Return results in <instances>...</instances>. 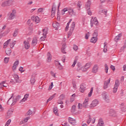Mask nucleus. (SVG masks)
I'll return each instance as SVG.
<instances>
[{
  "label": "nucleus",
  "mask_w": 126,
  "mask_h": 126,
  "mask_svg": "<svg viewBox=\"0 0 126 126\" xmlns=\"http://www.w3.org/2000/svg\"><path fill=\"white\" fill-rule=\"evenodd\" d=\"M24 47L26 50H28L30 48V43L27 40L24 41Z\"/></svg>",
  "instance_id": "nucleus-14"
},
{
  "label": "nucleus",
  "mask_w": 126,
  "mask_h": 126,
  "mask_svg": "<svg viewBox=\"0 0 126 126\" xmlns=\"http://www.w3.org/2000/svg\"><path fill=\"white\" fill-rule=\"evenodd\" d=\"M28 120H30V117H26L24 119V123H27L28 122Z\"/></svg>",
  "instance_id": "nucleus-53"
},
{
  "label": "nucleus",
  "mask_w": 126,
  "mask_h": 126,
  "mask_svg": "<svg viewBox=\"0 0 126 126\" xmlns=\"http://www.w3.org/2000/svg\"><path fill=\"white\" fill-rule=\"evenodd\" d=\"M72 32H73V31H71L70 30V31L68 32V38H69L71 36Z\"/></svg>",
  "instance_id": "nucleus-51"
},
{
  "label": "nucleus",
  "mask_w": 126,
  "mask_h": 126,
  "mask_svg": "<svg viewBox=\"0 0 126 126\" xmlns=\"http://www.w3.org/2000/svg\"><path fill=\"white\" fill-rule=\"evenodd\" d=\"M78 70H79V71H82L83 72H85L87 71L86 68L84 66H83V67H81L79 69H78Z\"/></svg>",
  "instance_id": "nucleus-27"
},
{
  "label": "nucleus",
  "mask_w": 126,
  "mask_h": 126,
  "mask_svg": "<svg viewBox=\"0 0 126 126\" xmlns=\"http://www.w3.org/2000/svg\"><path fill=\"white\" fill-rule=\"evenodd\" d=\"M13 94H12V96L7 101V104H8V105H9V104H11V105L13 106V105H15V104H16V102H17V99L16 98H13Z\"/></svg>",
  "instance_id": "nucleus-2"
},
{
  "label": "nucleus",
  "mask_w": 126,
  "mask_h": 126,
  "mask_svg": "<svg viewBox=\"0 0 126 126\" xmlns=\"http://www.w3.org/2000/svg\"><path fill=\"white\" fill-rule=\"evenodd\" d=\"M11 41V39H9L7 40L6 42H5L3 44V48L4 49H6L7 48V46H8V44H9V42Z\"/></svg>",
  "instance_id": "nucleus-18"
},
{
  "label": "nucleus",
  "mask_w": 126,
  "mask_h": 126,
  "mask_svg": "<svg viewBox=\"0 0 126 126\" xmlns=\"http://www.w3.org/2000/svg\"><path fill=\"white\" fill-rule=\"evenodd\" d=\"M75 27V22H73L71 25V28H70V30L73 31V30H74Z\"/></svg>",
  "instance_id": "nucleus-37"
},
{
  "label": "nucleus",
  "mask_w": 126,
  "mask_h": 126,
  "mask_svg": "<svg viewBox=\"0 0 126 126\" xmlns=\"http://www.w3.org/2000/svg\"><path fill=\"white\" fill-rule=\"evenodd\" d=\"M30 82L32 85L35 83V77H32L30 80Z\"/></svg>",
  "instance_id": "nucleus-36"
},
{
  "label": "nucleus",
  "mask_w": 126,
  "mask_h": 126,
  "mask_svg": "<svg viewBox=\"0 0 126 126\" xmlns=\"http://www.w3.org/2000/svg\"><path fill=\"white\" fill-rule=\"evenodd\" d=\"M108 52V49L107 48V43H104V49H103V52L107 53Z\"/></svg>",
  "instance_id": "nucleus-34"
},
{
  "label": "nucleus",
  "mask_w": 126,
  "mask_h": 126,
  "mask_svg": "<svg viewBox=\"0 0 126 126\" xmlns=\"http://www.w3.org/2000/svg\"><path fill=\"white\" fill-rule=\"evenodd\" d=\"M2 7H5V6H8V2L7 0L4 1L1 4Z\"/></svg>",
  "instance_id": "nucleus-25"
},
{
  "label": "nucleus",
  "mask_w": 126,
  "mask_h": 126,
  "mask_svg": "<svg viewBox=\"0 0 126 126\" xmlns=\"http://www.w3.org/2000/svg\"><path fill=\"white\" fill-rule=\"evenodd\" d=\"M44 10H45V8H39L37 10V13H44Z\"/></svg>",
  "instance_id": "nucleus-32"
},
{
  "label": "nucleus",
  "mask_w": 126,
  "mask_h": 126,
  "mask_svg": "<svg viewBox=\"0 0 126 126\" xmlns=\"http://www.w3.org/2000/svg\"><path fill=\"white\" fill-rule=\"evenodd\" d=\"M32 114H33V112H32V111H31V110H29L28 112H27V114L29 116H30L31 115H32Z\"/></svg>",
  "instance_id": "nucleus-57"
},
{
  "label": "nucleus",
  "mask_w": 126,
  "mask_h": 126,
  "mask_svg": "<svg viewBox=\"0 0 126 126\" xmlns=\"http://www.w3.org/2000/svg\"><path fill=\"white\" fill-rule=\"evenodd\" d=\"M15 14H16V10L13 9L11 13L8 14V17L9 20H12L15 18Z\"/></svg>",
  "instance_id": "nucleus-3"
},
{
  "label": "nucleus",
  "mask_w": 126,
  "mask_h": 126,
  "mask_svg": "<svg viewBox=\"0 0 126 126\" xmlns=\"http://www.w3.org/2000/svg\"><path fill=\"white\" fill-rule=\"evenodd\" d=\"M14 98L17 99V101H19V99H21V96L18 95L17 96L14 97Z\"/></svg>",
  "instance_id": "nucleus-59"
},
{
  "label": "nucleus",
  "mask_w": 126,
  "mask_h": 126,
  "mask_svg": "<svg viewBox=\"0 0 126 126\" xmlns=\"http://www.w3.org/2000/svg\"><path fill=\"white\" fill-rule=\"evenodd\" d=\"M109 114L112 117H115V116H116L117 114V112H116V111L114 110L113 109H110L109 111Z\"/></svg>",
  "instance_id": "nucleus-17"
},
{
  "label": "nucleus",
  "mask_w": 126,
  "mask_h": 126,
  "mask_svg": "<svg viewBox=\"0 0 126 126\" xmlns=\"http://www.w3.org/2000/svg\"><path fill=\"white\" fill-rule=\"evenodd\" d=\"M119 86H120V82H119V80H116L115 81V84L114 85V87L113 90V93H117V91H118Z\"/></svg>",
  "instance_id": "nucleus-5"
},
{
  "label": "nucleus",
  "mask_w": 126,
  "mask_h": 126,
  "mask_svg": "<svg viewBox=\"0 0 126 126\" xmlns=\"http://www.w3.org/2000/svg\"><path fill=\"white\" fill-rule=\"evenodd\" d=\"M89 119L87 121V124H90V123H91V121H92V119L91 118L90 116H89Z\"/></svg>",
  "instance_id": "nucleus-55"
},
{
  "label": "nucleus",
  "mask_w": 126,
  "mask_h": 126,
  "mask_svg": "<svg viewBox=\"0 0 126 126\" xmlns=\"http://www.w3.org/2000/svg\"><path fill=\"white\" fill-rule=\"evenodd\" d=\"M52 61V55H51V53L48 52L47 53V62L50 63Z\"/></svg>",
  "instance_id": "nucleus-24"
},
{
  "label": "nucleus",
  "mask_w": 126,
  "mask_h": 126,
  "mask_svg": "<svg viewBox=\"0 0 126 126\" xmlns=\"http://www.w3.org/2000/svg\"><path fill=\"white\" fill-rule=\"evenodd\" d=\"M68 120L71 125H72V126H75L76 124V120H75V119L72 118L71 117H69Z\"/></svg>",
  "instance_id": "nucleus-12"
},
{
  "label": "nucleus",
  "mask_w": 126,
  "mask_h": 126,
  "mask_svg": "<svg viewBox=\"0 0 126 126\" xmlns=\"http://www.w3.org/2000/svg\"><path fill=\"white\" fill-rule=\"evenodd\" d=\"M102 98L106 101V102H109V94H106V93H103L102 94Z\"/></svg>",
  "instance_id": "nucleus-9"
},
{
  "label": "nucleus",
  "mask_w": 126,
  "mask_h": 126,
  "mask_svg": "<svg viewBox=\"0 0 126 126\" xmlns=\"http://www.w3.org/2000/svg\"><path fill=\"white\" fill-rule=\"evenodd\" d=\"M97 126H104V121L102 118L99 119Z\"/></svg>",
  "instance_id": "nucleus-19"
},
{
  "label": "nucleus",
  "mask_w": 126,
  "mask_h": 126,
  "mask_svg": "<svg viewBox=\"0 0 126 126\" xmlns=\"http://www.w3.org/2000/svg\"><path fill=\"white\" fill-rule=\"evenodd\" d=\"M51 75H52V76H53L54 78H56V73L54 72V71H51Z\"/></svg>",
  "instance_id": "nucleus-56"
},
{
  "label": "nucleus",
  "mask_w": 126,
  "mask_h": 126,
  "mask_svg": "<svg viewBox=\"0 0 126 126\" xmlns=\"http://www.w3.org/2000/svg\"><path fill=\"white\" fill-rule=\"evenodd\" d=\"M90 36V32H88V33H86L85 39L86 40H88V38H89Z\"/></svg>",
  "instance_id": "nucleus-48"
},
{
  "label": "nucleus",
  "mask_w": 126,
  "mask_h": 126,
  "mask_svg": "<svg viewBox=\"0 0 126 126\" xmlns=\"http://www.w3.org/2000/svg\"><path fill=\"white\" fill-rule=\"evenodd\" d=\"M42 32L43 36H46V35L48 34V28H45V29H44L42 31Z\"/></svg>",
  "instance_id": "nucleus-30"
},
{
  "label": "nucleus",
  "mask_w": 126,
  "mask_h": 126,
  "mask_svg": "<svg viewBox=\"0 0 126 126\" xmlns=\"http://www.w3.org/2000/svg\"><path fill=\"white\" fill-rule=\"evenodd\" d=\"M87 10V13L89 15H92V12L90 10V9Z\"/></svg>",
  "instance_id": "nucleus-58"
},
{
  "label": "nucleus",
  "mask_w": 126,
  "mask_h": 126,
  "mask_svg": "<svg viewBox=\"0 0 126 126\" xmlns=\"http://www.w3.org/2000/svg\"><path fill=\"white\" fill-rule=\"evenodd\" d=\"M8 62H9V58L5 57L4 59V63H8Z\"/></svg>",
  "instance_id": "nucleus-43"
},
{
  "label": "nucleus",
  "mask_w": 126,
  "mask_h": 126,
  "mask_svg": "<svg viewBox=\"0 0 126 126\" xmlns=\"http://www.w3.org/2000/svg\"><path fill=\"white\" fill-rule=\"evenodd\" d=\"M97 38L96 36H93L91 39V42L92 43H95L97 42Z\"/></svg>",
  "instance_id": "nucleus-26"
},
{
  "label": "nucleus",
  "mask_w": 126,
  "mask_h": 126,
  "mask_svg": "<svg viewBox=\"0 0 126 126\" xmlns=\"http://www.w3.org/2000/svg\"><path fill=\"white\" fill-rule=\"evenodd\" d=\"M38 43V38L37 37H34L33 38L31 45L32 47H35L37 45Z\"/></svg>",
  "instance_id": "nucleus-10"
},
{
  "label": "nucleus",
  "mask_w": 126,
  "mask_h": 126,
  "mask_svg": "<svg viewBox=\"0 0 126 126\" xmlns=\"http://www.w3.org/2000/svg\"><path fill=\"white\" fill-rule=\"evenodd\" d=\"M14 79L15 81L17 83H21V80L19 79V77L18 76V75L17 74H14L13 75Z\"/></svg>",
  "instance_id": "nucleus-13"
},
{
  "label": "nucleus",
  "mask_w": 126,
  "mask_h": 126,
  "mask_svg": "<svg viewBox=\"0 0 126 126\" xmlns=\"http://www.w3.org/2000/svg\"><path fill=\"white\" fill-rule=\"evenodd\" d=\"M8 1V5H13L14 4V0H7Z\"/></svg>",
  "instance_id": "nucleus-33"
},
{
  "label": "nucleus",
  "mask_w": 126,
  "mask_h": 126,
  "mask_svg": "<svg viewBox=\"0 0 126 126\" xmlns=\"http://www.w3.org/2000/svg\"><path fill=\"white\" fill-rule=\"evenodd\" d=\"M81 5H82V2L79 1L77 3V7H79V10H80V7H81Z\"/></svg>",
  "instance_id": "nucleus-44"
},
{
  "label": "nucleus",
  "mask_w": 126,
  "mask_h": 126,
  "mask_svg": "<svg viewBox=\"0 0 126 126\" xmlns=\"http://www.w3.org/2000/svg\"><path fill=\"white\" fill-rule=\"evenodd\" d=\"M56 95V94H54L53 95H52L51 96H50L49 99L47 100V102H50V101H51V100H53V99H54V98H55V96Z\"/></svg>",
  "instance_id": "nucleus-42"
},
{
  "label": "nucleus",
  "mask_w": 126,
  "mask_h": 126,
  "mask_svg": "<svg viewBox=\"0 0 126 126\" xmlns=\"http://www.w3.org/2000/svg\"><path fill=\"white\" fill-rule=\"evenodd\" d=\"M12 113H13V110L9 109L7 113V118L11 117L12 115Z\"/></svg>",
  "instance_id": "nucleus-22"
},
{
  "label": "nucleus",
  "mask_w": 126,
  "mask_h": 126,
  "mask_svg": "<svg viewBox=\"0 0 126 126\" xmlns=\"http://www.w3.org/2000/svg\"><path fill=\"white\" fill-rule=\"evenodd\" d=\"M17 35H18V30L16 29L14 32V33H13V37H16V36H17Z\"/></svg>",
  "instance_id": "nucleus-40"
},
{
  "label": "nucleus",
  "mask_w": 126,
  "mask_h": 126,
  "mask_svg": "<svg viewBox=\"0 0 126 126\" xmlns=\"http://www.w3.org/2000/svg\"><path fill=\"white\" fill-rule=\"evenodd\" d=\"M76 108V106H75V105H73L72 106V108L71 110V112L72 113H74V112H75V109Z\"/></svg>",
  "instance_id": "nucleus-46"
},
{
  "label": "nucleus",
  "mask_w": 126,
  "mask_h": 126,
  "mask_svg": "<svg viewBox=\"0 0 126 126\" xmlns=\"http://www.w3.org/2000/svg\"><path fill=\"white\" fill-rule=\"evenodd\" d=\"M66 11H68V14L69 15H71V16H74V15H75V12L73 11V9L69 7H65L63 9L61 12L62 15L65 14V12H66Z\"/></svg>",
  "instance_id": "nucleus-1"
},
{
  "label": "nucleus",
  "mask_w": 126,
  "mask_h": 126,
  "mask_svg": "<svg viewBox=\"0 0 126 126\" xmlns=\"http://www.w3.org/2000/svg\"><path fill=\"white\" fill-rule=\"evenodd\" d=\"M88 102H89V98L87 97L85 98L83 103V107H84V108H87V106H88Z\"/></svg>",
  "instance_id": "nucleus-16"
},
{
  "label": "nucleus",
  "mask_w": 126,
  "mask_h": 126,
  "mask_svg": "<svg viewBox=\"0 0 126 126\" xmlns=\"http://www.w3.org/2000/svg\"><path fill=\"white\" fill-rule=\"evenodd\" d=\"M98 104L99 101L98 100V99H94L90 105V107L91 108H94L96 107Z\"/></svg>",
  "instance_id": "nucleus-7"
},
{
  "label": "nucleus",
  "mask_w": 126,
  "mask_h": 126,
  "mask_svg": "<svg viewBox=\"0 0 126 126\" xmlns=\"http://www.w3.org/2000/svg\"><path fill=\"white\" fill-rule=\"evenodd\" d=\"M82 107H83V105L82 104L79 103L78 104V109H82Z\"/></svg>",
  "instance_id": "nucleus-61"
},
{
  "label": "nucleus",
  "mask_w": 126,
  "mask_h": 126,
  "mask_svg": "<svg viewBox=\"0 0 126 126\" xmlns=\"http://www.w3.org/2000/svg\"><path fill=\"white\" fill-rule=\"evenodd\" d=\"M6 54L7 56H10V54H11V49H7L5 51Z\"/></svg>",
  "instance_id": "nucleus-35"
},
{
  "label": "nucleus",
  "mask_w": 126,
  "mask_h": 126,
  "mask_svg": "<svg viewBox=\"0 0 126 126\" xmlns=\"http://www.w3.org/2000/svg\"><path fill=\"white\" fill-rule=\"evenodd\" d=\"M122 33H119L117 36H116L114 39L115 42H118L121 40V37H122Z\"/></svg>",
  "instance_id": "nucleus-20"
},
{
  "label": "nucleus",
  "mask_w": 126,
  "mask_h": 126,
  "mask_svg": "<svg viewBox=\"0 0 126 126\" xmlns=\"http://www.w3.org/2000/svg\"><path fill=\"white\" fill-rule=\"evenodd\" d=\"M34 21L36 23H39V22H40V18H39V17H35Z\"/></svg>",
  "instance_id": "nucleus-47"
},
{
  "label": "nucleus",
  "mask_w": 126,
  "mask_h": 126,
  "mask_svg": "<svg viewBox=\"0 0 126 126\" xmlns=\"http://www.w3.org/2000/svg\"><path fill=\"white\" fill-rule=\"evenodd\" d=\"M46 38H47V37L45 35H44V36L40 37V40L41 41H45V40H46Z\"/></svg>",
  "instance_id": "nucleus-60"
},
{
  "label": "nucleus",
  "mask_w": 126,
  "mask_h": 126,
  "mask_svg": "<svg viewBox=\"0 0 126 126\" xmlns=\"http://www.w3.org/2000/svg\"><path fill=\"white\" fill-rule=\"evenodd\" d=\"M105 66V71L106 73H108V70H109V67H108V65L107 64H105L104 65Z\"/></svg>",
  "instance_id": "nucleus-45"
},
{
  "label": "nucleus",
  "mask_w": 126,
  "mask_h": 126,
  "mask_svg": "<svg viewBox=\"0 0 126 126\" xmlns=\"http://www.w3.org/2000/svg\"><path fill=\"white\" fill-rule=\"evenodd\" d=\"M91 65H92L91 62H88L84 66L86 68L87 70H88V68H89Z\"/></svg>",
  "instance_id": "nucleus-21"
},
{
  "label": "nucleus",
  "mask_w": 126,
  "mask_h": 126,
  "mask_svg": "<svg viewBox=\"0 0 126 126\" xmlns=\"http://www.w3.org/2000/svg\"><path fill=\"white\" fill-rule=\"evenodd\" d=\"M73 49L74 51H77L78 50V46H77L76 45H74Z\"/></svg>",
  "instance_id": "nucleus-52"
},
{
  "label": "nucleus",
  "mask_w": 126,
  "mask_h": 126,
  "mask_svg": "<svg viewBox=\"0 0 126 126\" xmlns=\"http://www.w3.org/2000/svg\"><path fill=\"white\" fill-rule=\"evenodd\" d=\"M53 112L54 114L56 115V116H59V110H58L57 107H55L53 109Z\"/></svg>",
  "instance_id": "nucleus-28"
},
{
  "label": "nucleus",
  "mask_w": 126,
  "mask_h": 126,
  "mask_svg": "<svg viewBox=\"0 0 126 126\" xmlns=\"http://www.w3.org/2000/svg\"><path fill=\"white\" fill-rule=\"evenodd\" d=\"M16 44V41H12V43L10 44V48L13 49V48L14 47V45Z\"/></svg>",
  "instance_id": "nucleus-41"
},
{
  "label": "nucleus",
  "mask_w": 126,
  "mask_h": 126,
  "mask_svg": "<svg viewBox=\"0 0 126 126\" xmlns=\"http://www.w3.org/2000/svg\"><path fill=\"white\" fill-rule=\"evenodd\" d=\"M59 25L60 24H59V23L55 22L53 24V27H54V28H58Z\"/></svg>",
  "instance_id": "nucleus-38"
},
{
  "label": "nucleus",
  "mask_w": 126,
  "mask_h": 126,
  "mask_svg": "<svg viewBox=\"0 0 126 126\" xmlns=\"http://www.w3.org/2000/svg\"><path fill=\"white\" fill-rule=\"evenodd\" d=\"M110 82H111V78H109L107 80L104 81L103 85V89L104 90L107 89V88L109 87V84H110Z\"/></svg>",
  "instance_id": "nucleus-6"
},
{
  "label": "nucleus",
  "mask_w": 126,
  "mask_h": 126,
  "mask_svg": "<svg viewBox=\"0 0 126 126\" xmlns=\"http://www.w3.org/2000/svg\"><path fill=\"white\" fill-rule=\"evenodd\" d=\"M19 71H21V72H24V70H23V67L20 66L19 68Z\"/></svg>",
  "instance_id": "nucleus-62"
},
{
  "label": "nucleus",
  "mask_w": 126,
  "mask_h": 126,
  "mask_svg": "<svg viewBox=\"0 0 126 126\" xmlns=\"http://www.w3.org/2000/svg\"><path fill=\"white\" fill-rule=\"evenodd\" d=\"M29 97V94H26L24 95V98L20 101V103H21L22 102H25L27 98Z\"/></svg>",
  "instance_id": "nucleus-23"
},
{
  "label": "nucleus",
  "mask_w": 126,
  "mask_h": 126,
  "mask_svg": "<svg viewBox=\"0 0 126 126\" xmlns=\"http://www.w3.org/2000/svg\"><path fill=\"white\" fill-rule=\"evenodd\" d=\"M8 34V32H5L3 33L0 34V39H1L3 37L6 36Z\"/></svg>",
  "instance_id": "nucleus-29"
},
{
  "label": "nucleus",
  "mask_w": 126,
  "mask_h": 126,
  "mask_svg": "<svg viewBox=\"0 0 126 126\" xmlns=\"http://www.w3.org/2000/svg\"><path fill=\"white\" fill-rule=\"evenodd\" d=\"M69 27V23H67L66 26L65 28V31H67V30H68V28Z\"/></svg>",
  "instance_id": "nucleus-63"
},
{
  "label": "nucleus",
  "mask_w": 126,
  "mask_h": 126,
  "mask_svg": "<svg viewBox=\"0 0 126 126\" xmlns=\"http://www.w3.org/2000/svg\"><path fill=\"white\" fill-rule=\"evenodd\" d=\"M91 27H93V25H98V20H97V18L91 17Z\"/></svg>",
  "instance_id": "nucleus-4"
},
{
  "label": "nucleus",
  "mask_w": 126,
  "mask_h": 126,
  "mask_svg": "<svg viewBox=\"0 0 126 126\" xmlns=\"http://www.w3.org/2000/svg\"><path fill=\"white\" fill-rule=\"evenodd\" d=\"M55 65L57 67V66H60V65H61V63H60V62H59V61H55Z\"/></svg>",
  "instance_id": "nucleus-54"
},
{
  "label": "nucleus",
  "mask_w": 126,
  "mask_h": 126,
  "mask_svg": "<svg viewBox=\"0 0 126 126\" xmlns=\"http://www.w3.org/2000/svg\"><path fill=\"white\" fill-rule=\"evenodd\" d=\"M75 97H76V95L75 94H72L70 99V102H73V101H74V99H75Z\"/></svg>",
  "instance_id": "nucleus-31"
},
{
  "label": "nucleus",
  "mask_w": 126,
  "mask_h": 126,
  "mask_svg": "<svg viewBox=\"0 0 126 126\" xmlns=\"http://www.w3.org/2000/svg\"><path fill=\"white\" fill-rule=\"evenodd\" d=\"M17 67L16 66H14V65H13L12 67V69L13 70V71H15V70H16V68Z\"/></svg>",
  "instance_id": "nucleus-64"
},
{
  "label": "nucleus",
  "mask_w": 126,
  "mask_h": 126,
  "mask_svg": "<svg viewBox=\"0 0 126 126\" xmlns=\"http://www.w3.org/2000/svg\"><path fill=\"white\" fill-rule=\"evenodd\" d=\"M98 70H99V66H98V65L95 64L94 65L92 68V72L93 73H97Z\"/></svg>",
  "instance_id": "nucleus-8"
},
{
  "label": "nucleus",
  "mask_w": 126,
  "mask_h": 126,
  "mask_svg": "<svg viewBox=\"0 0 126 126\" xmlns=\"http://www.w3.org/2000/svg\"><path fill=\"white\" fill-rule=\"evenodd\" d=\"M19 64V61H16L14 64L13 65L15 66H18V65Z\"/></svg>",
  "instance_id": "nucleus-50"
},
{
  "label": "nucleus",
  "mask_w": 126,
  "mask_h": 126,
  "mask_svg": "<svg viewBox=\"0 0 126 126\" xmlns=\"http://www.w3.org/2000/svg\"><path fill=\"white\" fill-rule=\"evenodd\" d=\"M86 90V85L85 84H82L80 85V91L82 93H83Z\"/></svg>",
  "instance_id": "nucleus-11"
},
{
  "label": "nucleus",
  "mask_w": 126,
  "mask_h": 126,
  "mask_svg": "<svg viewBox=\"0 0 126 126\" xmlns=\"http://www.w3.org/2000/svg\"><path fill=\"white\" fill-rule=\"evenodd\" d=\"M91 5V0H88L87 2L85 4V8L87 10L90 9V6Z\"/></svg>",
  "instance_id": "nucleus-15"
},
{
  "label": "nucleus",
  "mask_w": 126,
  "mask_h": 126,
  "mask_svg": "<svg viewBox=\"0 0 126 126\" xmlns=\"http://www.w3.org/2000/svg\"><path fill=\"white\" fill-rule=\"evenodd\" d=\"M94 90V88L93 87L91 88L90 92L88 94V97H91V96H92V93H93Z\"/></svg>",
  "instance_id": "nucleus-39"
},
{
  "label": "nucleus",
  "mask_w": 126,
  "mask_h": 126,
  "mask_svg": "<svg viewBox=\"0 0 126 126\" xmlns=\"http://www.w3.org/2000/svg\"><path fill=\"white\" fill-rule=\"evenodd\" d=\"M10 123H11V120L9 119V120L6 122V124H5V126H9V125H10Z\"/></svg>",
  "instance_id": "nucleus-49"
}]
</instances>
